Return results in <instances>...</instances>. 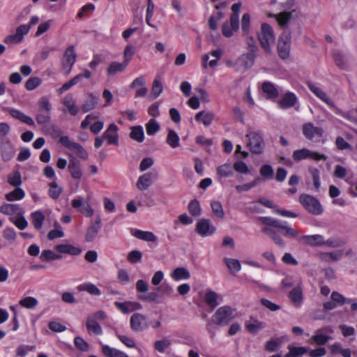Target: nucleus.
Instances as JSON below:
<instances>
[{"instance_id":"obj_26","label":"nucleus","mask_w":357,"mask_h":357,"mask_svg":"<svg viewBox=\"0 0 357 357\" xmlns=\"http://www.w3.org/2000/svg\"><path fill=\"white\" fill-rule=\"evenodd\" d=\"M204 298L206 303L212 308H215L222 301V296L212 290L206 291Z\"/></svg>"},{"instance_id":"obj_46","label":"nucleus","mask_w":357,"mask_h":357,"mask_svg":"<svg viewBox=\"0 0 357 357\" xmlns=\"http://www.w3.org/2000/svg\"><path fill=\"white\" fill-rule=\"evenodd\" d=\"M307 351L308 349L304 347L289 346V352L284 357H301Z\"/></svg>"},{"instance_id":"obj_33","label":"nucleus","mask_w":357,"mask_h":357,"mask_svg":"<svg viewBox=\"0 0 357 357\" xmlns=\"http://www.w3.org/2000/svg\"><path fill=\"white\" fill-rule=\"evenodd\" d=\"M98 103V98L92 93L87 96L85 102L82 105V110L86 113L95 109Z\"/></svg>"},{"instance_id":"obj_28","label":"nucleus","mask_w":357,"mask_h":357,"mask_svg":"<svg viewBox=\"0 0 357 357\" xmlns=\"http://www.w3.org/2000/svg\"><path fill=\"white\" fill-rule=\"evenodd\" d=\"M343 255V250H337L331 252H321L319 257L321 260L326 262H333L338 261Z\"/></svg>"},{"instance_id":"obj_18","label":"nucleus","mask_w":357,"mask_h":357,"mask_svg":"<svg viewBox=\"0 0 357 357\" xmlns=\"http://www.w3.org/2000/svg\"><path fill=\"white\" fill-rule=\"evenodd\" d=\"M131 234L135 238L146 242L156 243L158 237L151 231H143L138 229H132Z\"/></svg>"},{"instance_id":"obj_44","label":"nucleus","mask_w":357,"mask_h":357,"mask_svg":"<svg viewBox=\"0 0 357 357\" xmlns=\"http://www.w3.org/2000/svg\"><path fill=\"white\" fill-rule=\"evenodd\" d=\"M289 298L295 306H300L303 300L301 288L300 287H297L292 289L289 293Z\"/></svg>"},{"instance_id":"obj_51","label":"nucleus","mask_w":357,"mask_h":357,"mask_svg":"<svg viewBox=\"0 0 357 357\" xmlns=\"http://www.w3.org/2000/svg\"><path fill=\"white\" fill-rule=\"evenodd\" d=\"M225 262L232 273H236L238 271H240L241 268V265L240 261L238 259H231V258H225Z\"/></svg>"},{"instance_id":"obj_3","label":"nucleus","mask_w":357,"mask_h":357,"mask_svg":"<svg viewBox=\"0 0 357 357\" xmlns=\"http://www.w3.org/2000/svg\"><path fill=\"white\" fill-rule=\"evenodd\" d=\"M292 158L296 162H299L305 159H312L314 161H319L326 160L328 156L325 154L303 148L301 149L295 150L293 152Z\"/></svg>"},{"instance_id":"obj_61","label":"nucleus","mask_w":357,"mask_h":357,"mask_svg":"<svg viewBox=\"0 0 357 357\" xmlns=\"http://www.w3.org/2000/svg\"><path fill=\"white\" fill-rule=\"evenodd\" d=\"M331 299L333 300L337 306H341L345 303H351V299L345 298L342 294L337 291L332 292L331 295Z\"/></svg>"},{"instance_id":"obj_2","label":"nucleus","mask_w":357,"mask_h":357,"mask_svg":"<svg viewBox=\"0 0 357 357\" xmlns=\"http://www.w3.org/2000/svg\"><path fill=\"white\" fill-rule=\"evenodd\" d=\"M258 39L264 52L271 54V45L275 43V37L273 28L268 24L263 23L261 24V30L258 33Z\"/></svg>"},{"instance_id":"obj_41","label":"nucleus","mask_w":357,"mask_h":357,"mask_svg":"<svg viewBox=\"0 0 357 357\" xmlns=\"http://www.w3.org/2000/svg\"><path fill=\"white\" fill-rule=\"evenodd\" d=\"M255 59V53L249 52L241 55L238 59V63L243 65L245 68H249L253 65Z\"/></svg>"},{"instance_id":"obj_50","label":"nucleus","mask_w":357,"mask_h":357,"mask_svg":"<svg viewBox=\"0 0 357 357\" xmlns=\"http://www.w3.org/2000/svg\"><path fill=\"white\" fill-rule=\"evenodd\" d=\"M211 207L213 215L219 219H223L225 217V211L222 205L219 201H213L211 203Z\"/></svg>"},{"instance_id":"obj_19","label":"nucleus","mask_w":357,"mask_h":357,"mask_svg":"<svg viewBox=\"0 0 357 357\" xmlns=\"http://www.w3.org/2000/svg\"><path fill=\"white\" fill-rule=\"evenodd\" d=\"M1 150L2 159L5 162L10 161L15 153L14 146L8 140L1 142Z\"/></svg>"},{"instance_id":"obj_63","label":"nucleus","mask_w":357,"mask_h":357,"mask_svg":"<svg viewBox=\"0 0 357 357\" xmlns=\"http://www.w3.org/2000/svg\"><path fill=\"white\" fill-rule=\"evenodd\" d=\"M233 169L236 172L242 174H247L250 172L248 166L243 160H237L233 165Z\"/></svg>"},{"instance_id":"obj_37","label":"nucleus","mask_w":357,"mask_h":357,"mask_svg":"<svg viewBox=\"0 0 357 357\" xmlns=\"http://www.w3.org/2000/svg\"><path fill=\"white\" fill-rule=\"evenodd\" d=\"M302 238L305 243L310 245H322L325 244L324 236L319 234L306 235L303 236Z\"/></svg>"},{"instance_id":"obj_62","label":"nucleus","mask_w":357,"mask_h":357,"mask_svg":"<svg viewBox=\"0 0 357 357\" xmlns=\"http://www.w3.org/2000/svg\"><path fill=\"white\" fill-rule=\"evenodd\" d=\"M42 79L38 77H30L25 83V88L27 91H33L39 86Z\"/></svg>"},{"instance_id":"obj_43","label":"nucleus","mask_w":357,"mask_h":357,"mask_svg":"<svg viewBox=\"0 0 357 357\" xmlns=\"http://www.w3.org/2000/svg\"><path fill=\"white\" fill-rule=\"evenodd\" d=\"M38 299L33 296L24 297L19 301V305L21 307L29 310L35 308L38 305Z\"/></svg>"},{"instance_id":"obj_55","label":"nucleus","mask_w":357,"mask_h":357,"mask_svg":"<svg viewBox=\"0 0 357 357\" xmlns=\"http://www.w3.org/2000/svg\"><path fill=\"white\" fill-rule=\"evenodd\" d=\"M48 195L53 199H56L59 197L63 192L62 188L59 186L56 182H52L49 184Z\"/></svg>"},{"instance_id":"obj_24","label":"nucleus","mask_w":357,"mask_h":357,"mask_svg":"<svg viewBox=\"0 0 357 357\" xmlns=\"http://www.w3.org/2000/svg\"><path fill=\"white\" fill-rule=\"evenodd\" d=\"M30 218L34 228L39 230L43 227L45 220V215L42 211L37 210L31 213Z\"/></svg>"},{"instance_id":"obj_29","label":"nucleus","mask_w":357,"mask_h":357,"mask_svg":"<svg viewBox=\"0 0 357 357\" xmlns=\"http://www.w3.org/2000/svg\"><path fill=\"white\" fill-rule=\"evenodd\" d=\"M241 4V3H234L231 6V10L233 13L230 17V24L233 27L234 30H238L239 28V15Z\"/></svg>"},{"instance_id":"obj_25","label":"nucleus","mask_w":357,"mask_h":357,"mask_svg":"<svg viewBox=\"0 0 357 357\" xmlns=\"http://www.w3.org/2000/svg\"><path fill=\"white\" fill-rule=\"evenodd\" d=\"M55 249L61 253L68 254L73 256H77L82 252L80 248L71 244H59L55 247Z\"/></svg>"},{"instance_id":"obj_60","label":"nucleus","mask_w":357,"mask_h":357,"mask_svg":"<svg viewBox=\"0 0 357 357\" xmlns=\"http://www.w3.org/2000/svg\"><path fill=\"white\" fill-rule=\"evenodd\" d=\"M40 259L45 261H53L60 259L61 255L56 254L54 252L50 250H44L40 255Z\"/></svg>"},{"instance_id":"obj_31","label":"nucleus","mask_w":357,"mask_h":357,"mask_svg":"<svg viewBox=\"0 0 357 357\" xmlns=\"http://www.w3.org/2000/svg\"><path fill=\"white\" fill-rule=\"evenodd\" d=\"M77 289L79 291H86L92 296H98L101 295V291L94 284L91 282L80 284L77 287Z\"/></svg>"},{"instance_id":"obj_15","label":"nucleus","mask_w":357,"mask_h":357,"mask_svg":"<svg viewBox=\"0 0 357 357\" xmlns=\"http://www.w3.org/2000/svg\"><path fill=\"white\" fill-rule=\"evenodd\" d=\"M114 305L123 314H128L135 310H139L142 308L141 303L138 302H119L115 301Z\"/></svg>"},{"instance_id":"obj_16","label":"nucleus","mask_w":357,"mask_h":357,"mask_svg":"<svg viewBox=\"0 0 357 357\" xmlns=\"http://www.w3.org/2000/svg\"><path fill=\"white\" fill-rule=\"evenodd\" d=\"M118 127L114 123H110L104 132L102 136L109 144L118 145L119 144V135H118Z\"/></svg>"},{"instance_id":"obj_56","label":"nucleus","mask_w":357,"mask_h":357,"mask_svg":"<svg viewBox=\"0 0 357 357\" xmlns=\"http://www.w3.org/2000/svg\"><path fill=\"white\" fill-rule=\"evenodd\" d=\"M8 182L12 186L20 187L22 184V177L20 172H11L8 176Z\"/></svg>"},{"instance_id":"obj_38","label":"nucleus","mask_w":357,"mask_h":357,"mask_svg":"<svg viewBox=\"0 0 357 357\" xmlns=\"http://www.w3.org/2000/svg\"><path fill=\"white\" fill-rule=\"evenodd\" d=\"M25 197L24 190L20 188L15 187V189L12 192L6 194L5 197L8 202L20 201Z\"/></svg>"},{"instance_id":"obj_59","label":"nucleus","mask_w":357,"mask_h":357,"mask_svg":"<svg viewBox=\"0 0 357 357\" xmlns=\"http://www.w3.org/2000/svg\"><path fill=\"white\" fill-rule=\"evenodd\" d=\"M189 213L195 217L201 215L202 209L200 207L199 202L197 199L192 200L188 206Z\"/></svg>"},{"instance_id":"obj_35","label":"nucleus","mask_w":357,"mask_h":357,"mask_svg":"<svg viewBox=\"0 0 357 357\" xmlns=\"http://www.w3.org/2000/svg\"><path fill=\"white\" fill-rule=\"evenodd\" d=\"M261 89L270 99H275L279 95V91L276 86L270 82H264Z\"/></svg>"},{"instance_id":"obj_45","label":"nucleus","mask_w":357,"mask_h":357,"mask_svg":"<svg viewBox=\"0 0 357 357\" xmlns=\"http://www.w3.org/2000/svg\"><path fill=\"white\" fill-rule=\"evenodd\" d=\"M166 142L172 148L175 149L179 146L180 138L178 134L173 130H169Z\"/></svg>"},{"instance_id":"obj_30","label":"nucleus","mask_w":357,"mask_h":357,"mask_svg":"<svg viewBox=\"0 0 357 357\" xmlns=\"http://www.w3.org/2000/svg\"><path fill=\"white\" fill-rule=\"evenodd\" d=\"M195 119L197 121L202 123L205 126H208L214 119V114L211 112L201 111L196 114Z\"/></svg>"},{"instance_id":"obj_5","label":"nucleus","mask_w":357,"mask_h":357,"mask_svg":"<svg viewBox=\"0 0 357 357\" xmlns=\"http://www.w3.org/2000/svg\"><path fill=\"white\" fill-rule=\"evenodd\" d=\"M299 201L307 211L314 215H320L323 211L322 206L319 200L311 195H301L299 197Z\"/></svg>"},{"instance_id":"obj_22","label":"nucleus","mask_w":357,"mask_h":357,"mask_svg":"<svg viewBox=\"0 0 357 357\" xmlns=\"http://www.w3.org/2000/svg\"><path fill=\"white\" fill-rule=\"evenodd\" d=\"M62 104L67 108L68 112L75 116L79 112V107L77 106L75 100L72 94H67L61 100Z\"/></svg>"},{"instance_id":"obj_17","label":"nucleus","mask_w":357,"mask_h":357,"mask_svg":"<svg viewBox=\"0 0 357 357\" xmlns=\"http://www.w3.org/2000/svg\"><path fill=\"white\" fill-rule=\"evenodd\" d=\"M23 211L19 204H3L0 206V213L9 215L10 218L16 217Z\"/></svg>"},{"instance_id":"obj_14","label":"nucleus","mask_w":357,"mask_h":357,"mask_svg":"<svg viewBox=\"0 0 357 357\" xmlns=\"http://www.w3.org/2000/svg\"><path fill=\"white\" fill-rule=\"evenodd\" d=\"M298 103V100L296 94L288 91L278 100V107L282 109H287L295 107Z\"/></svg>"},{"instance_id":"obj_11","label":"nucleus","mask_w":357,"mask_h":357,"mask_svg":"<svg viewBox=\"0 0 357 357\" xmlns=\"http://www.w3.org/2000/svg\"><path fill=\"white\" fill-rule=\"evenodd\" d=\"M302 132L304 137L309 140L321 138L324 135V130L322 128L315 126L312 123H305L302 126Z\"/></svg>"},{"instance_id":"obj_10","label":"nucleus","mask_w":357,"mask_h":357,"mask_svg":"<svg viewBox=\"0 0 357 357\" xmlns=\"http://www.w3.org/2000/svg\"><path fill=\"white\" fill-rule=\"evenodd\" d=\"M158 176L155 170L146 172L138 178L136 185L139 190H146L158 179Z\"/></svg>"},{"instance_id":"obj_53","label":"nucleus","mask_w":357,"mask_h":357,"mask_svg":"<svg viewBox=\"0 0 357 357\" xmlns=\"http://www.w3.org/2000/svg\"><path fill=\"white\" fill-rule=\"evenodd\" d=\"M268 16L275 17L280 26L284 27L291 19V15L290 12H283L278 15H269Z\"/></svg>"},{"instance_id":"obj_49","label":"nucleus","mask_w":357,"mask_h":357,"mask_svg":"<svg viewBox=\"0 0 357 357\" xmlns=\"http://www.w3.org/2000/svg\"><path fill=\"white\" fill-rule=\"evenodd\" d=\"M51 112L43 111V110H38V113L36 116V119L37 123L39 125L45 126L47 125L51 119Z\"/></svg>"},{"instance_id":"obj_64","label":"nucleus","mask_w":357,"mask_h":357,"mask_svg":"<svg viewBox=\"0 0 357 357\" xmlns=\"http://www.w3.org/2000/svg\"><path fill=\"white\" fill-rule=\"evenodd\" d=\"M52 20H47L45 22H41L38 28H37V30L34 34V36L35 37H39L40 36H41L42 34L45 33V32H47L50 26H52Z\"/></svg>"},{"instance_id":"obj_27","label":"nucleus","mask_w":357,"mask_h":357,"mask_svg":"<svg viewBox=\"0 0 357 357\" xmlns=\"http://www.w3.org/2000/svg\"><path fill=\"white\" fill-rule=\"evenodd\" d=\"M102 352L105 357H129L125 352L107 344L102 345Z\"/></svg>"},{"instance_id":"obj_39","label":"nucleus","mask_w":357,"mask_h":357,"mask_svg":"<svg viewBox=\"0 0 357 357\" xmlns=\"http://www.w3.org/2000/svg\"><path fill=\"white\" fill-rule=\"evenodd\" d=\"M24 210L16 217L9 218V220L19 229L24 230L28 227V222L24 216Z\"/></svg>"},{"instance_id":"obj_20","label":"nucleus","mask_w":357,"mask_h":357,"mask_svg":"<svg viewBox=\"0 0 357 357\" xmlns=\"http://www.w3.org/2000/svg\"><path fill=\"white\" fill-rule=\"evenodd\" d=\"M7 111L13 118L31 126H33L35 125L33 119L31 116L26 115L22 112L14 108H7Z\"/></svg>"},{"instance_id":"obj_58","label":"nucleus","mask_w":357,"mask_h":357,"mask_svg":"<svg viewBox=\"0 0 357 357\" xmlns=\"http://www.w3.org/2000/svg\"><path fill=\"white\" fill-rule=\"evenodd\" d=\"M100 229H98V226H93L90 225L86 231L85 234V241L86 242H92L95 240L96 236H98Z\"/></svg>"},{"instance_id":"obj_36","label":"nucleus","mask_w":357,"mask_h":357,"mask_svg":"<svg viewBox=\"0 0 357 357\" xmlns=\"http://www.w3.org/2000/svg\"><path fill=\"white\" fill-rule=\"evenodd\" d=\"M86 326L89 333H91L97 335L102 334V330L100 325L93 318L89 317L86 319Z\"/></svg>"},{"instance_id":"obj_12","label":"nucleus","mask_w":357,"mask_h":357,"mask_svg":"<svg viewBox=\"0 0 357 357\" xmlns=\"http://www.w3.org/2000/svg\"><path fill=\"white\" fill-rule=\"evenodd\" d=\"M71 206L73 208H79V211L86 218H91L94 215V210L91 206L88 203L84 204L81 197L72 199Z\"/></svg>"},{"instance_id":"obj_9","label":"nucleus","mask_w":357,"mask_h":357,"mask_svg":"<svg viewBox=\"0 0 357 357\" xmlns=\"http://www.w3.org/2000/svg\"><path fill=\"white\" fill-rule=\"evenodd\" d=\"M291 39V36L288 33H282L278 39V52L282 59H286L289 56Z\"/></svg>"},{"instance_id":"obj_47","label":"nucleus","mask_w":357,"mask_h":357,"mask_svg":"<svg viewBox=\"0 0 357 357\" xmlns=\"http://www.w3.org/2000/svg\"><path fill=\"white\" fill-rule=\"evenodd\" d=\"M245 328L250 333H256L259 331L265 328L264 323L257 321L253 320L252 321H248L245 323Z\"/></svg>"},{"instance_id":"obj_48","label":"nucleus","mask_w":357,"mask_h":357,"mask_svg":"<svg viewBox=\"0 0 357 357\" xmlns=\"http://www.w3.org/2000/svg\"><path fill=\"white\" fill-rule=\"evenodd\" d=\"M259 174L264 180H270L273 178L274 170L271 165H263L259 169Z\"/></svg>"},{"instance_id":"obj_8","label":"nucleus","mask_w":357,"mask_h":357,"mask_svg":"<svg viewBox=\"0 0 357 357\" xmlns=\"http://www.w3.org/2000/svg\"><path fill=\"white\" fill-rule=\"evenodd\" d=\"M196 232L202 237L211 236L216 231V227L209 219L202 218L196 224Z\"/></svg>"},{"instance_id":"obj_40","label":"nucleus","mask_w":357,"mask_h":357,"mask_svg":"<svg viewBox=\"0 0 357 357\" xmlns=\"http://www.w3.org/2000/svg\"><path fill=\"white\" fill-rule=\"evenodd\" d=\"M130 137L137 142H142L144 139V132L142 126H132L130 128Z\"/></svg>"},{"instance_id":"obj_32","label":"nucleus","mask_w":357,"mask_h":357,"mask_svg":"<svg viewBox=\"0 0 357 357\" xmlns=\"http://www.w3.org/2000/svg\"><path fill=\"white\" fill-rule=\"evenodd\" d=\"M217 174L220 178H227L233 176L234 169L231 162H226L216 168Z\"/></svg>"},{"instance_id":"obj_13","label":"nucleus","mask_w":357,"mask_h":357,"mask_svg":"<svg viewBox=\"0 0 357 357\" xmlns=\"http://www.w3.org/2000/svg\"><path fill=\"white\" fill-rule=\"evenodd\" d=\"M130 327L135 331H142L149 327L146 317L140 313H135L130 317Z\"/></svg>"},{"instance_id":"obj_7","label":"nucleus","mask_w":357,"mask_h":357,"mask_svg":"<svg viewBox=\"0 0 357 357\" xmlns=\"http://www.w3.org/2000/svg\"><path fill=\"white\" fill-rule=\"evenodd\" d=\"M77 54L74 45H70L66 50L62 59V68L66 75H68L76 61Z\"/></svg>"},{"instance_id":"obj_52","label":"nucleus","mask_w":357,"mask_h":357,"mask_svg":"<svg viewBox=\"0 0 357 357\" xmlns=\"http://www.w3.org/2000/svg\"><path fill=\"white\" fill-rule=\"evenodd\" d=\"M162 91L163 86L161 79L159 77H156L153 80L151 88V94L153 98H157L162 93Z\"/></svg>"},{"instance_id":"obj_4","label":"nucleus","mask_w":357,"mask_h":357,"mask_svg":"<svg viewBox=\"0 0 357 357\" xmlns=\"http://www.w3.org/2000/svg\"><path fill=\"white\" fill-rule=\"evenodd\" d=\"M307 86L310 91L316 96L322 102L326 103L328 107L335 109V112L339 114L340 109L336 107L335 102L330 96L323 90V89L317 83L309 82Z\"/></svg>"},{"instance_id":"obj_57","label":"nucleus","mask_w":357,"mask_h":357,"mask_svg":"<svg viewBox=\"0 0 357 357\" xmlns=\"http://www.w3.org/2000/svg\"><path fill=\"white\" fill-rule=\"evenodd\" d=\"M160 125L155 119H151L146 124V133L149 136L155 135L160 130Z\"/></svg>"},{"instance_id":"obj_23","label":"nucleus","mask_w":357,"mask_h":357,"mask_svg":"<svg viewBox=\"0 0 357 357\" xmlns=\"http://www.w3.org/2000/svg\"><path fill=\"white\" fill-rule=\"evenodd\" d=\"M170 278L175 282L186 280L190 278V273L184 267H178L170 273Z\"/></svg>"},{"instance_id":"obj_1","label":"nucleus","mask_w":357,"mask_h":357,"mask_svg":"<svg viewBox=\"0 0 357 357\" xmlns=\"http://www.w3.org/2000/svg\"><path fill=\"white\" fill-rule=\"evenodd\" d=\"M236 310L231 306L218 307L211 317V322L219 326L228 325L236 317Z\"/></svg>"},{"instance_id":"obj_21","label":"nucleus","mask_w":357,"mask_h":357,"mask_svg":"<svg viewBox=\"0 0 357 357\" xmlns=\"http://www.w3.org/2000/svg\"><path fill=\"white\" fill-rule=\"evenodd\" d=\"M128 66V65L124 61H112L108 65L106 69L107 74L109 77H114L119 73L124 72Z\"/></svg>"},{"instance_id":"obj_34","label":"nucleus","mask_w":357,"mask_h":357,"mask_svg":"<svg viewBox=\"0 0 357 357\" xmlns=\"http://www.w3.org/2000/svg\"><path fill=\"white\" fill-rule=\"evenodd\" d=\"M68 170L73 178L79 179L82 176L79 162L74 158L70 160Z\"/></svg>"},{"instance_id":"obj_42","label":"nucleus","mask_w":357,"mask_h":357,"mask_svg":"<svg viewBox=\"0 0 357 357\" xmlns=\"http://www.w3.org/2000/svg\"><path fill=\"white\" fill-rule=\"evenodd\" d=\"M280 227H278L281 229V233L284 236L289 238H294L298 235V232L294 228L288 226L286 222H280Z\"/></svg>"},{"instance_id":"obj_54","label":"nucleus","mask_w":357,"mask_h":357,"mask_svg":"<svg viewBox=\"0 0 357 357\" xmlns=\"http://www.w3.org/2000/svg\"><path fill=\"white\" fill-rule=\"evenodd\" d=\"M309 172L312 176V182L315 190L317 191H319L321 187L319 170L316 167H310Z\"/></svg>"},{"instance_id":"obj_6","label":"nucleus","mask_w":357,"mask_h":357,"mask_svg":"<svg viewBox=\"0 0 357 357\" xmlns=\"http://www.w3.org/2000/svg\"><path fill=\"white\" fill-rule=\"evenodd\" d=\"M246 137L249 140L248 146L250 151L256 154L261 153L265 145L262 134L258 131H251Z\"/></svg>"}]
</instances>
